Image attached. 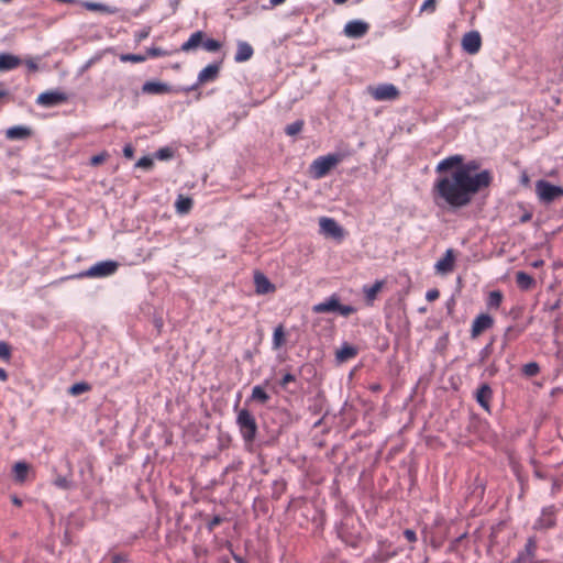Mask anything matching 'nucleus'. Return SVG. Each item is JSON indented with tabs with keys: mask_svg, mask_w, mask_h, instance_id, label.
<instances>
[{
	"mask_svg": "<svg viewBox=\"0 0 563 563\" xmlns=\"http://www.w3.org/2000/svg\"><path fill=\"white\" fill-rule=\"evenodd\" d=\"M461 45L464 52L471 55H475L481 51L482 37L479 32L471 31L463 35Z\"/></svg>",
	"mask_w": 563,
	"mask_h": 563,
	"instance_id": "obj_10",
	"label": "nucleus"
},
{
	"mask_svg": "<svg viewBox=\"0 0 563 563\" xmlns=\"http://www.w3.org/2000/svg\"><path fill=\"white\" fill-rule=\"evenodd\" d=\"M29 471H30V465L26 462H24V461L16 462L12 467L14 481L19 484L24 483L26 481Z\"/></svg>",
	"mask_w": 563,
	"mask_h": 563,
	"instance_id": "obj_23",
	"label": "nucleus"
},
{
	"mask_svg": "<svg viewBox=\"0 0 563 563\" xmlns=\"http://www.w3.org/2000/svg\"><path fill=\"white\" fill-rule=\"evenodd\" d=\"M404 537H405V539H406L408 542H410V543H415V542H417V540H418V538H417V533H416V531H415V530H412V529H406V530L404 531Z\"/></svg>",
	"mask_w": 563,
	"mask_h": 563,
	"instance_id": "obj_43",
	"label": "nucleus"
},
{
	"mask_svg": "<svg viewBox=\"0 0 563 563\" xmlns=\"http://www.w3.org/2000/svg\"><path fill=\"white\" fill-rule=\"evenodd\" d=\"M31 129L22 125H14L5 131V136L8 140H24L31 136Z\"/></svg>",
	"mask_w": 563,
	"mask_h": 563,
	"instance_id": "obj_22",
	"label": "nucleus"
},
{
	"mask_svg": "<svg viewBox=\"0 0 563 563\" xmlns=\"http://www.w3.org/2000/svg\"><path fill=\"white\" fill-rule=\"evenodd\" d=\"M455 253L453 249H448L443 255L434 265L435 272L441 275H446L454 269Z\"/></svg>",
	"mask_w": 563,
	"mask_h": 563,
	"instance_id": "obj_14",
	"label": "nucleus"
},
{
	"mask_svg": "<svg viewBox=\"0 0 563 563\" xmlns=\"http://www.w3.org/2000/svg\"><path fill=\"white\" fill-rule=\"evenodd\" d=\"M294 382H296V376L291 373H287L279 380V385L283 389H287L288 385Z\"/></svg>",
	"mask_w": 563,
	"mask_h": 563,
	"instance_id": "obj_41",
	"label": "nucleus"
},
{
	"mask_svg": "<svg viewBox=\"0 0 563 563\" xmlns=\"http://www.w3.org/2000/svg\"><path fill=\"white\" fill-rule=\"evenodd\" d=\"M222 44L214 38H203L202 48L207 52H217L221 48Z\"/></svg>",
	"mask_w": 563,
	"mask_h": 563,
	"instance_id": "obj_35",
	"label": "nucleus"
},
{
	"mask_svg": "<svg viewBox=\"0 0 563 563\" xmlns=\"http://www.w3.org/2000/svg\"><path fill=\"white\" fill-rule=\"evenodd\" d=\"M7 91L5 90H0V99L3 98L4 96H7Z\"/></svg>",
	"mask_w": 563,
	"mask_h": 563,
	"instance_id": "obj_61",
	"label": "nucleus"
},
{
	"mask_svg": "<svg viewBox=\"0 0 563 563\" xmlns=\"http://www.w3.org/2000/svg\"><path fill=\"white\" fill-rule=\"evenodd\" d=\"M435 8H437V0H426L421 5L420 11L433 13L435 11Z\"/></svg>",
	"mask_w": 563,
	"mask_h": 563,
	"instance_id": "obj_42",
	"label": "nucleus"
},
{
	"mask_svg": "<svg viewBox=\"0 0 563 563\" xmlns=\"http://www.w3.org/2000/svg\"><path fill=\"white\" fill-rule=\"evenodd\" d=\"M530 219H531V214H530V213H526V214H523V216L521 217L520 221H521L522 223H525V222L529 221Z\"/></svg>",
	"mask_w": 563,
	"mask_h": 563,
	"instance_id": "obj_58",
	"label": "nucleus"
},
{
	"mask_svg": "<svg viewBox=\"0 0 563 563\" xmlns=\"http://www.w3.org/2000/svg\"><path fill=\"white\" fill-rule=\"evenodd\" d=\"M251 400L264 405L269 400V395L265 391V389L262 386L256 385L252 389Z\"/></svg>",
	"mask_w": 563,
	"mask_h": 563,
	"instance_id": "obj_30",
	"label": "nucleus"
},
{
	"mask_svg": "<svg viewBox=\"0 0 563 563\" xmlns=\"http://www.w3.org/2000/svg\"><path fill=\"white\" fill-rule=\"evenodd\" d=\"M493 390L488 384H483L476 391V400L482 408L489 410Z\"/></svg>",
	"mask_w": 563,
	"mask_h": 563,
	"instance_id": "obj_18",
	"label": "nucleus"
},
{
	"mask_svg": "<svg viewBox=\"0 0 563 563\" xmlns=\"http://www.w3.org/2000/svg\"><path fill=\"white\" fill-rule=\"evenodd\" d=\"M54 485L60 489L71 488V482L66 476H62V475H58L54 479Z\"/></svg>",
	"mask_w": 563,
	"mask_h": 563,
	"instance_id": "obj_38",
	"label": "nucleus"
},
{
	"mask_svg": "<svg viewBox=\"0 0 563 563\" xmlns=\"http://www.w3.org/2000/svg\"><path fill=\"white\" fill-rule=\"evenodd\" d=\"M384 286V280H376L372 286H364L363 294L365 296L366 302L372 305L377 297V294L382 290Z\"/></svg>",
	"mask_w": 563,
	"mask_h": 563,
	"instance_id": "obj_25",
	"label": "nucleus"
},
{
	"mask_svg": "<svg viewBox=\"0 0 563 563\" xmlns=\"http://www.w3.org/2000/svg\"><path fill=\"white\" fill-rule=\"evenodd\" d=\"M463 537H464V536H462V537H461V538H459V539H455L454 544H456V543H457V542H459Z\"/></svg>",
	"mask_w": 563,
	"mask_h": 563,
	"instance_id": "obj_64",
	"label": "nucleus"
},
{
	"mask_svg": "<svg viewBox=\"0 0 563 563\" xmlns=\"http://www.w3.org/2000/svg\"><path fill=\"white\" fill-rule=\"evenodd\" d=\"M156 156L161 159L169 158L173 156V151L169 147H164L157 151Z\"/></svg>",
	"mask_w": 563,
	"mask_h": 563,
	"instance_id": "obj_45",
	"label": "nucleus"
},
{
	"mask_svg": "<svg viewBox=\"0 0 563 563\" xmlns=\"http://www.w3.org/2000/svg\"><path fill=\"white\" fill-rule=\"evenodd\" d=\"M494 325V319L487 313L478 314L471 328V336L472 339L478 338L484 331L490 329Z\"/></svg>",
	"mask_w": 563,
	"mask_h": 563,
	"instance_id": "obj_12",
	"label": "nucleus"
},
{
	"mask_svg": "<svg viewBox=\"0 0 563 563\" xmlns=\"http://www.w3.org/2000/svg\"><path fill=\"white\" fill-rule=\"evenodd\" d=\"M516 284L522 290H529L534 286V279L526 272L516 273Z\"/></svg>",
	"mask_w": 563,
	"mask_h": 563,
	"instance_id": "obj_28",
	"label": "nucleus"
},
{
	"mask_svg": "<svg viewBox=\"0 0 563 563\" xmlns=\"http://www.w3.org/2000/svg\"><path fill=\"white\" fill-rule=\"evenodd\" d=\"M192 207V199L178 195V213H188Z\"/></svg>",
	"mask_w": 563,
	"mask_h": 563,
	"instance_id": "obj_32",
	"label": "nucleus"
},
{
	"mask_svg": "<svg viewBox=\"0 0 563 563\" xmlns=\"http://www.w3.org/2000/svg\"><path fill=\"white\" fill-rule=\"evenodd\" d=\"M369 93L377 101L394 100L399 96L398 89L393 84H383L376 87H371Z\"/></svg>",
	"mask_w": 563,
	"mask_h": 563,
	"instance_id": "obj_8",
	"label": "nucleus"
},
{
	"mask_svg": "<svg viewBox=\"0 0 563 563\" xmlns=\"http://www.w3.org/2000/svg\"><path fill=\"white\" fill-rule=\"evenodd\" d=\"M168 90L169 88L167 87V85L159 81H146L142 86V92L148 95H163Z\"/></svg>",
	"mask_w": 563,
	"mask_h": 563,
	"instance_id": "obj_24",
	"label": "nucleus"
},
{
	"mask_svg": "<svg viewBox=\"0 0 563 563\" xmlns=\"http://www.w3.org/2000/svg\"><path fill=\"white\" fill-rule=\"evenodd\" d=\"M107 158V154L106 153H102V154H98V155H95L90 158V164L92 166H97L101 163H103Z\"/></svg>",
	"mask_w": 563,
	"mask_h": 563,
	"instance_id": "obj_46",
	"label": "nucleus"
},
{
	"mask_svg": "<svg viewBox=\"0 0 563 563\" xmlns=\"http://www.w3.org/2000/svg\"><path fill=\"white\" fill-rule=\"evenodd\" d=\"M536 190L541 201L550 203L559 197H563V188L552 185L547 180H539L536 184Z\"/></svg>",
	"mask_w": 563,
	"mask_h": 563,
	"instance_id": "obj_6",
	"label": "nucleus"
},
{
	"mask_svg": "<svg viewBox=\"0 0 563 563\" xmlns=\"http://www.w3.org/2000/svg\"><path fill=\"white\" fill-rule=\"evenodd\" d=\"M223 519L220 516H214L212 519L209 520L207 527L209 531H213L216 527H218Z\"/></svg>",
	"mask_w": 563,
	"mask_h": 563,
	"instance_id": "obj_44",
	"label": "nucleus"
},
{
	"mask_svg": "<svg viewBox=\"0 0 563 563\" xmlns=\"http://www.w3.org/2000/svg\"><path fill=\"white\" fill-rule=\"evenodd\" d=\"M556 523V508L548 506L542 509L541 516L536 520L533 528L539 530H548Z\"/></svg>",
	"mask_w": 563,
	"mask_h": 563,
	"instance_id": "obj_9",
	"label": "nucleus"
},
{
	"mask_svg": "<svg viewBox=\"0 0 563 563\" xmlns=\"http://www.w3.org/2000/svg\"><path fill=\"white\" fill-rule=\"evenodd\" d=\"M347 544H350L353 548H356L358 545V540H353L351 542L345 541Z\"/></svg>",
	"mask_w": 563,
	"mask_h": 563,
	"instance_id": "obj_59",
	"label": "nucleus"
},
{
	"mask_svg": "<svg viewBox=\"0 0 563 563\" xmlns=\"http://www.w3.org/2000/svg\"><path fill=\"white\" fill-rule=\"evenodd\" d=\"M8 379V373L4 368L0 367V380L5 382Z\"/></svg>",
	"mask_w": 563,
	"mask_h": 563,
	"instance_id": "obj_54",
	"label": "nucleus"
},
{
	"mask_svg": "<svg viewBox=\"0 0 563 563\" xmlns=\"http://www.w3.org/2000/svg\"><path fill=\"white\" fill-rule=\"evenodd\" d=\"M21 64V58L15 55H12L10 53L0 54V71H9L15 69Z\"/></svg>",
	"mask_w": 563,
	"mask_h": 563,
	"instance_id": "obj_19",
	"label": "nucleus"
},
{
	"mask_svg": "<svg viewBox=\"0 0 563 563\" xmlns=\"http://www.w3.org/2000/svg\"><path fill=\"white\" fill-rule=\"evenodd\" d=\"M541 264H542V261H540V262H536V263H534V266H536V267H538V266H540Z\"/></svg>",
	"mask_w": 563,
	"mask_h": 563,
	"instance_id": "obj_63",
	"label": "nucleus"
},
{
	"mask_svg": "<svg viewBox=\"0 0 563 563\" xmlns=\"http://www.w3.org/2000/svg\"><path fill=\"white\" fill-rule=\"evenodd\" d=\"M342 161L341 154H329L319 156L310 165V174L313 178L320 179L325 177L329 172Z\"/></svg>",
	"mask_w": 563,
	"mask_h": 563,
	"instance_id": "obj_4",
	"label": "nucleus"
},
{
	"mask_svg": "<svg viewBox=\"0 0 563 563\" xmlns=\"http://www.w3.org/2000/svg\"><path fill=\"white\" fill-rule=\"evenodd\" d=\"M221 63H213L200 70L197 78V85H205L214 81L219 77Z\"/></svg>",
	"mask_w": 563,
	"mask_h": 563,
	"instance_id": "obj_16",
	"label": "nucleus"
},
{
	"mask_svg": "<svg viewBox=\"0 0 563 563\" xmlns=\"http://www.w3.org/2000/svg\"><path fill=\"white\" fill-rule=\"evenodd\" d=\"M24 64L30 71H36L38 69L37 62L33 58L25 59Z\"/></svg>",
	"mask_w": 563,
	"mask_h": 563,
	"instance_id": "obj_49",
	"label": "nucleus"
},
{
	"mask_svg": "<svg viewBox=\"0 0 563 563\" xmlns=\"http://www.w3.org/2000/svg\"><path fill=\"white\" fill-rule=\"evenodd\" d=\"M538 542L534 537L528 538L525 549L520 551L512 563H533Z\"/></svg>",
	"mask_w": 563,
	"mask_h": 563,
	"instance_id": "obj_11",
	"label": "nucleus"
},
{
	"mask_svg": "<svg viewBox=\"0 0 563 563\" xmlns=\"http://www.w3.org/2000/svg\"><path fill=\"white\" fill-rule=\"evenodd\" d=\"M368 389L373 393H379L382 390V386L378 383H374L369 385Z\"/></svg>",
	"mask_w": 563,
	"mask_h": 563,
	"instance_id": "obj_53",
	"label": "nucleus"
},
{
	"mask_svg": "<svg viewBox=\"0 0 563 563\" xmlns=\"http://www.w3.org/2000/svg\"><path fill=\"white\" fill-rule=\"evenodd\" d=\"M254 285L255 291L260 295H265L275 291V286L261 272H256L254 274Z\"/></svg>",
	"mask_w": 563,
	"mask_h": 563,
	"instance_id": "obj_17",
	"label": "nucleus"
},
{
	"mask_svg": "<svg viewBox=\"0 0 563 563\" xmlns=\"http://www.w3.org/2000/svg\"><path fill=\"white\" fill-rule=\"evenodd\" d=\"M302 128H303V121L298 120V121L292 122L291 124H288L286 126L285 132L287 135L294 136V135H297L298 133H300Z\"/></svg>",
	"mask_w": 563,
	"mask_h": 563,
	"instance_id": "obj_37",
	"label": "nucleus"
},
{
	"mask_svg": "<svg viewBox=\"0 0 563 563\" xmlns=\"http://www.w3.org/2000/svg\"><path fill=\"white\" fill-rule=\"evenodd\" d=\"M119 268V263L113 260L101 261L88 269L79 273V278H103L113 275Z\"/></svg>",
	"mask_w": 563,
	"mask_h": 563,
	"instance_id": "obj_5",
	"label": "nucleus"
},
{
	"mask_svg": "<svg viewBox=\"0 0 563 563\" xmlns=\"http://www.w3.org/2000/svg\"><path fill=\"white\" fill-rule=\"evenodd\" d=\"M314 313L338 312L343 317H349L356 312V308L350 305H342L336 295H331L328 299L312 307Z\"/></svg>",
	"mask_w": 563,
	"mask_h": 563,
	"instance_id": "obj_2",
	"label": "nucleus"
},
{
	"mask_svg": "<svg viewBox=\"0 0 563 563\" xmlns=\"http://www.w3.org/2000/svg\"><path fill=\"white\" fill-rule=\"evenodd\" d=\"M147 58L146 55L143 54H122L120 56L121 62H131V63H143Z\"/></svg>",
	"mask_w": 563,
	"mask_h": 563,
	"instance_id": "obj_36",
	"label": "nucleus"
},
{
	"mask_svg": "<svg viewBox=\"0 0 563 563\" xmlns=\"http://www.w3.org/2000/svg\"><path fill=\"white\" fill-rule=\"evenodd\" d=\"M68 100L67 93L59 90H48L38 95L36 103L45 108H52Z\"/></svg>",
	"mask_w": 563,
	"mask_h": 563,
	"instance_id": "obj_7",
	"label": "nucleus"
},
{
	"mask_svg": "<svg viewBox=\"0 0 563 563\" xmlns=\"http://www.w3.org/2000/svg\"><path fill=\"white\" fill-rule=\"evenodd\" d=\"M236 424L245 443H252L257 433V423L254 416L247 409L238 412Z\"/></svg>",
	"mask_w": 563,
	"mask_h": 563,
	"instance_id": "obj_3",
	"label": "nucleus"
},
{
	"mask_svg": "<svg viewBox=\"0 0 563 563\" xmlns=\"http://www.w3.org/2000/svg\"><path fill=\"white\" fill-rule=\"evenodd\" d=\"M254 54L253 47L244 41H239L236 44V53L234 56V60L236 63H243L252 58Z\"/></svg>",
	"mask_w": 563,
	"mask_h": 563,
	"instance_id": "obj_20",
	"label": "nucleus"
},
{
	"mask_svg": "<svg viewBox=\"0 0 563 563\" xmlns=\"http://www.w3.org/2000/svg\"><path fill=\"white\" fill-rule=\"evenodd\" d=\"M369 30V24L361 20L349 21L344 26V33L351 38L363 37Z\"/></svg>",
	"mask_w": 563,
	"mask_h": 563,
	"instance_id": "obj_13",
	"label": "nucleus"
},
{
	"mask_svg": "<svg viewBox=\"0 0 563 563\" xmlns=\"http://www.w3.org/2000/svg\"><path fill=\"white\" fill-rule=\"evenodd\" d=\"M335 4H344L347 0H332Z\"/></svg>",
	"mask_w": 563,
	"mask_h": 563,
	"instance_id": "obj_60",
	"label": "nucleus"
},
{
	"mask_svg": "<svg viewBox=\"0 0 563 563\" xmlns=\"http://www.w3.org/2000/svg\"><path fill=\"white\" fill-rule=\"evenodd\" d=\"M147 57H158L164 55V51L158 47H151L147 49L146 54Z\"/></svg>",
	"mask_w": 563,
	"mask_h": 563,
	"instance_id": "obj_48",
	"label": "nucleus"
},
{
	"mask_svg": "<svg viewBox=\"0 0 563 563\" xmlns=\"http://www.w3.org/2000/svg\"><path fill=\"white\" fill-rule=\"evenodd\" d=\"M440 297V291L437 288L430 289L426 294V299L428 301H434Z\"/></svg>",
	"mask_w": 563,
	"mask_h": 563,
	"instance_id": "obj_47",
	"label": "nucleus"
},
{
	"mask_svg": "<svg viewBox=\"0 0 563 563\" xmlns=\"http://www.w3.org/2000/svg\"><path fill=\"white\" fill-rule=\"evenodd\" d=\"M206 34L202 31H197L190 35L187 42H185L180 49L184 52L195 51L198 47H202L203 38Z\"/></svg>",
	"mask_w": 563,
	"mask_h": 563,
	"instance_id": "obj_21",
	"label": "nucleus"
},
{
	"mask_svg": "<svg viewBox=\"0 0 563 563\" xmlns=\"http://www.w3.org/2000/svg\"><path fill=\"white\" fill-rule=\"evenodd\" d=\"M435 173L439 176L431 188L433 202L451 211L468 207L478 194L490 187L494 179L489 169H481L478 161L465 162L460 154L441 159Z\"/></svg>",
	"mask_w": 563,
	"mask_h": 563,
	"instance_id": "obj_1",
	"label": "nucleus"
},
{
	"mask_svg": "<svg viewBox=\"0 0 563 563\" xmlns=\"http://www.w3.org/2000/svg\"><path fill=\"white\" fill-rule=\"evenodd\" d=\"M81 5L89 11H100L108 14H115L119 12L118 8L110 7L99 2L82 1Z\"/></svg>",
	"mask_w": 563,
	"mask_h": 563,
	"instance_id": "obj_26",
	"label": "nucleus"
},
{
	"mask_svg": "<svg viewBox=\"0 0 563 563\" xmlns=\"http://www.w3.org/2000/svg\"><path fill=\"white\" fill-rule=\"evenodd\" d=\"M504 295L500 290H493L487 297V307L489 309H498L503 302Z\"/></svg>",
	"mask_w": 563,
	"mask_h": 563,
	"instance_id": "obj_29",
	"label": "nucleus"
},
{
	"mask_svg": "<svg viewBox=\"0 0 563 563\" xmlns=\"http://www.w3.org/2000/svg\"><path fill=\"white\" fill-rule=\"evenodd\" d=\"M11 357L10 345L3 341H0V358L8 362Z\"/></svg>",
	"mask_w": 563,
	"mask_h": 563,
	"instance_id": "obj_39",
	"label": "nucleus"
},
{
	"mask_svg": "<svg viewBox=\"0 0 563 563\" xmlns=\"http://www.w3.org/2000/svg\"><path fill=\"white\" fill-rule=\"evenodd\" d=\"M91 389V386L86 383V382H80V383H76L74 384L68 393L71 395V396H78V395H81L86 391H89Z\"/></svg>",
	"mask_w": 563,
	"mask_h": 563,
	"instance_id": "obj_33",
	"label": "nucleus"
},
{
	"mask_svg": "<svg viewBox=\"0 0 563 563\" xmlns=\"http://www.w3.org/2000/svg\"><path fill=\"white\" fill-rule=\"evenodd\" d=\"M431 545L434 548V549H439L442 544V541L441 540H435V539H431L430 541Z\"/></svg>",
	"mask_w": 563,
	"mask_h": 563,
	"instance_id": "obj_56",
	"label": "nucleus"
},
{
	"mask_svg": "<svg viewBox=\"0 0 563 563\" xmlns=\"http://www.w3.org/2000/svg\"><path fill=\"white\" fill-rule=\"evenodd\" d=\"M522 373L528 377L537 376L540 373V366L536 362H530L523 365Z\"/></svg>",
	"mask_w": 563,
	"mask_h": 563,
	"instance_id": "obj_34",
	"label": "nucleus"
},
{
	"mask_svg": "<svg viewBox=\"0 0 563 563\" xmlns=\"http://www.w3.org/2000/svg\"><path fill=\"white\" fill-rule=\"evenodd\" d=\"M126 562V556L122 554H114L112 556V563H124Z\"/></svg>",
	"mask_w": 563,
	"mask_h": 563,
	"instance_id": "obj_50",
	"label": "nucleus"
},
{
	"mask_svg": "<svg viewBox=\"0 0 563 563\" xmlns=\"http://www.w3.org/2000/svg\"><path fill=\"white\" fill-rule=\"evenodd\" d=\"M133 148L130 145L124 146L123 153L126 157L131 158L133 157Z\"/></svg>",
	"mask_w": 563,
	"mask_h": 563,
	"instance_id": "obj_52",
	"label": "nucleus"
},
{
	"mask_svg": "<svg viewBox=\"0 0 563 563\" xmlns=\"http://www.w3.org/2000/svg\"><path fill=\"white\" fill-rule=\"evenodd\" d=\"M286 334L283 324H279L275 328L274 334H273V345L275 349H279L285 344L286 341Z\"/></svg>",
	"mask_w": 563,
	"mask_h": 563,
	"instance_id": "obj_31",
	"label": "nucleus"
},
{
	"mask_svg": "<svg viewBox=\"0 0 563 563\" xmlns=\"http://www.w3.org/2000/svg\"><path fill=\"white\" fill-rule=\"evenodd\" d=\"M11 501L13 505H15L18 507L22 506V500L18 496H12Z\"/></svg>",
	"mask_w": 563,
	"mask_h": 563,
	"instance_id": "obj_55",
	"label": "nucleus"
},
{
	"mask_svg": "<svg viewBox=\"0 0 563 563\" xmlns=\"http://www.w3.org/2000/svg\"><path fill=\"white\" fill-rule=\"evenodd\" d=\"M152 165V161L147 157H142L139 162H137V166H142V167H147V166H151Z\"/></svg>",
	"mask_w": 563,
	"mask_h": 563,
	"instance_id": "obj_51",
	"label": "nucleus"
},
{
	"mask_svg": "<svg viewBox=\"0 0 563 563\" xmlns=\"http://www.w3.org/2000/svg\"><path fill=\"white\" fill-rule=\"evenodd\" d=\"M319 225H320L321 232L327 235H330V236L336 238V239H341L343 236L342 228L332 218H328V217L320 218Z\"/></svg>",
	"mask_w": 563,
	"mask_h": 563,
	"instance_id": "obj_15",
	"label": "nucleus"
},
{
	"mask_svg": "<svg viewBox=\"0 0 563 563\" xmlns=\"http://www.w3.org/2000/svg\"><path fill=\"white\" fill-rule=\"evenodd\" d=\"M234 560H235L236 563H242L243 562L240 556H234Z\"/></svg>",
	"mask_w": 563,
	"mask_h": 563,
	"instance_id": "obj_62",
	"label": "nucleus"
},
{
	"mask_svg": "<svg viewBox=\"0 0 563 563\" xmlns=\"http://www.w3.org/2000/svg\"><path fill=\"white\" fill-rule=\"evenodd\" d=\"M286 0H269V3L273 5V7H277V5H280L285 2Z\"/></svg>",
	"mask_w": 563,
	"mask_h": 563,
	"instance_id": "obj_57",
	"label": "nucleus"
},
{
	"mask_svg": "<svg viewBox=\"0 0 563 563\" xmlns=\"http://www.w3.org/2000/svg\"><path fill=\"white\" fill-rule=\"evenodd\" d=\"M357 355V349L347 343L343 344L336 352V360L340 362H346L354 358Z\"/></svg>",
	"mask_w": 563,
	"mask_h": 563,
	"instance_id": "obj_27",
	"label": "nucleus"
},
{
	"mask_svg": "<svg viewBox=\"0 0 563 563\" xmlns=\"http://www.w3.org/2000/svg\"><path fill=\"white\" fill-rule=\"evenodd\" d=\"M150 33H151V27L150 26H145V27L139 30L137 32H135L134 38H135V41L137 43H140L143 40L147 38Z\"/></svg>",
	"mask_w": 563,
	"mask_h": 563,
	"instance_id": "obj_40",
	"label": "nucleus"
}]
</instances>
